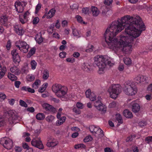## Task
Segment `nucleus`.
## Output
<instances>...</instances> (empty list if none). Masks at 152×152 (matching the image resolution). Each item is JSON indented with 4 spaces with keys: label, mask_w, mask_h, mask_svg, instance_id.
Returning <instances> with one entry per match:
<instances>
[{
    "label": "nucleus",
    "mask_w": 152,
    "mask_h": 152,
    "mask_svg": "<svg viewBox=\"0 0 152 152\" xmlns=\"http://www.w3.org/2000/svg\"><path fill=\"white\" fill-rule=\"evenodd\" d=\"M145 27L139 16H124L113 22L107 28L104 34L105 42L110 49L114 50L123 45L122 51L126 54H129L132 51L133 37H139Z\"/></svg>",
    "instance_id": "1"
},
{
    "label": "nucleus",
    "mask_w": 152,
    "mask_h": 152,
    "mask_svg": "<svg viewBox=\"0 0 152 152\" xmlns=\"http://www.w3.org/2000/svg\"><path fill=\"white\" fill-rule=\"evenodd\" d=\"M95 64L99 67L98 73L102 74L104 73V70L106 66L108 65L112 66L113 65L111 62V59L107 56H97L94 58Z\"/></svg>",
    "instance_id": "2"
},
{
    "label": "nucleus",
    "mask_w": 152,
    "mask_h": 152,
    "mask_svg": "<svg viewBox=\"0 0 152 152\" xmlns=\"http://www.w3.org/2000/svg\"><path fill=\"white\" fill-rule=\"evenodd\" d=\"M124 86L123 91L126 94L132 96L137 93V88L132 84L130 81H127L125 82Z\"/></svg>",
    "instance_id": "3"
},
{
    "label": "nucleus",
    "mask_w": 152,
    "mask_h": 152,
    "mask_svg": "<svg viewBox=\"0 0 152 152\" xmlns=\"http://www.w3.org/2000/svg\"><path fill=\"white\" fill-rule=\"evenodd\" d=\"M108 91L110 97L115 99L121 92V87L118 84L112 85L108 89Z\"/></svg>",
    "instance_id": "4"
},
{
    "label": "nucleus",
    "mask_w": 152,
    "mask_h": 152,
    "mask_svg": "<svg viewBox=\"0 0 152 152\" xmlns=\"http://www.w3.org/2000/svg\"><path fill=\"white\" fill-rule=\"evenodd\" d=\"M0 144L2 145L4 147L7 149H11L13 146V142L12 140L10 139L7 140L6 138L3 137L0 140Z\"/></svg>",
    "instance_id": "5"
},
{
    "label": "nucleus",
    "mask_w": 152,
    "mask_h": 152,
    "mask_svg": "<svg viewBox=\"0 0 152 152\" xmlns=\"http://www.w3.org/2000/svg\"><path fill=\"white\" fill-rule=\"evenodd\" d=\"M18 43L19 45H16V46L22 52L25 53L28 52L29 46L26 42L19 40Z\"/></svg>",
    "instance_id": "6"
},
{
    "label": "nucleus",
    "mask_w": 152,
    "mask_h": 152,
    "mask_svg": "<svg viewBox=\"0 0 152 152\" xmlns=\"http://www.w3.org/2000/svg\"><path fill=\"white\" fill-rule=\"evenodd\" d=\"M67 91L68 89L66 86H61L56 95L59 98H63L67 93Z\"/></svg>",
    "instance_id": "7"
},
{
    "label": "nucleus",
    "mask_w": 152,
    "mask_h": 152,
    "mask_svg": "<svg viewBox=\"0 0 152 152\" xmlns=\"http://www.w3.org/2000/svg\"><path fill=\"white\" fill-rule=\"evenodd\" d=\"M67 91L68 89L66 86H61L56 95L59 98H63L67 93Z\"/></svg>",
    "instance_id": "8"
},
{
    "label": "nucleus",
    "mask_w": 152,
    "mask_h": 152,
    "mask_svg": "<svg viewBox=\"0 0 152 152\" xmlns=\"http://www.w3.org/2000/svg\"><path fill=\"white\" fill-rule=\"evenodd\" d=\"M38 140L36 138H34L31 141V144L33 146L39 149H42L44 148L43 145L40 138Z\"/></svg>",
    "instance_id": "9"
},
{
    "label": "nucleus",
    "mask_w": 152,
    "mask_h": 152,
    "mask_svg": "<svg viewBox=\"0 0 152 152\" xmlns=\"http://www.w3.org/2000/svg\"><path fill=\"white\" fill-rule=\"evenodd\" d=\"M11 54L12 56L13 61L15 63H19L20 59L18 52H17V50L16 49H14L11 51Z\"/></svg>",
    "instance_id": "10"
},
{
    "label": "nucleus",
    "mask_w": 152,
    "mask_h": 152,
    "mask_svg": "<svg viewBox=\"0 0 152 152\" xmlns=\"http://www.w3.org/2000/svg\"><path fill=\"white\" fill-rule=\"evenodd\" d=\"M131 108L133 112L135 113H137L140 110V106L135 101L130 103Z\"/></svg>",
    "instance_id": "11"
},
{
    "label": "nucleus",
    "mask_w": 152,
    "mask_h": 152,
    "mask_svg": "<svg viewBox=\"0 0 152 152\" xmlns=\"http://www.w3.org/2000/svg\"><path fill=\"white\" fill-rule=\"evenodd\" d=\"M147 79L148 77L146 76L139 75L136 76L134 79L136 82L137 83H140L145 81Z\"/></svg>",
    "instance_id": "12"
},
{
    "label": "nucleus",
    "mask_w": 152,
    "mask_h": 152,
    "mask_svg": "<svg viewBox=\"0 0 152 152\" xmlns=\"http://www.w3.org/2000/svg\"><path fill=\"white\" fill-rule=\"evenodd\" d=\"M92 134L96 136V134H98V137L99 138L102 137L104 135L103 131L101 129L96 127Z\"/></svg>",
    "instance_id": "13"
},
{
    "label": "nucleus",
    "mask_w": 152,
    "mask_h": 152,
    "mask_svg": "<svg viewBox=\"0 0 152 152\" xmlns=\"http://www.w3.org/2000/svg\"><path fill=\"white\" fill-rule=\"evenodd\" d=\"M42 106L43 108L47 111H50L53 113H54L56 111V109L55 108L47 103L43 104Z\"/></svg>",
    "instance_id": "14"
},
{
    "label": "nucleus",
    "mask_w": 152,
    "mask_h": 152,
    "mask_svg": "<svg viewBox=\"0 0 152 152\" xmlns=\"http://www.w3.org/2000/svg\"><path fill=\"white\" fill-rule=\"evenodd\" d=\"M15 30L16 33L19 35H22L24 32L23 29L19 25H15L14 26Z\"/></svg>",
    "instance_id": "15"
},
{
    "label": "nucleus",
    "mask_w": 152,
    "mask_h": 152,
    "mask_svg": "<svg viewBox=\"0 0 152 152\" xmlns=\"http://www.w3.org/2000/svg\"><path fill=\"white\" fill-rule=\"evenodd\" d=\"M8 113L10 118L13 120H16L18 118L16 113L12 110L9 111Z\"/></svg>",
    "instance_id": "16"
},
{
    "label": "nucleus",
    "mask_w": 152,
    "mask_h": 152,
    "mask_svg": "<svg viewBox=\"0 0 152 152\" xmlns=\"http://www.w3.org/2000/svg\"><path fill=\"white\" fill-rule=\"evenodd\" d=\"M7 17L6 15L2 16L0 17V23L4 26H7Z\"/></svg>",
    "instance_id": "17"
},
{
    "label": "nucleus",
    "mask_w": 152,
    "mask_h": 152,
    "mask_svg": "<svg viewBox=\"0 0 152 152\" xmlns=\"http://www.w3.org/2000/svg\"><path fill=\"white\" fill-rule=\"evenodd\" d=\"M91 10L92 12L93 15L96 17L99 13V11L98 9L95 7L92 6L91 7Z\"/></svg>",
    "instance_id": "18"
},
{
    "label": "nucleus",
    "mask_w": 152,
    "mask_h": 152,
    "mask_svg": "<svg viewBox=\"0 0 152 152\" xmlns=\"http://www.w3.org/2000/svg\"><path fill=\"white\" fill-rule=\"evenodd\" d=\"M123 114L125 117L128 118H132L133 117L132 113L128 109L125 110L123 112Z\"/></svg>",
    "instance_id": "19"
},
{
    "label": "nucleus",
    "mask_w": 152,
    "mask_h": 152,
    "mask_svg": "<svg viewBox=\"0 0 152 152\" xmlns=\"http://www.w3.org/2000/svg\"><path fill=\"white\" fill-rule=\"evenodd\" d=\"M61 86V85L59 84H56L52 86V90L56 94L57 92H58V91L60 89V88Z\"/></svg>",
    "instance_id": "20"
},
{
    "label": "nucleus",
    "mask_w": 152,
    "mask_h": 152,
    "mask_svg": "<svg viewBox=\"0 0 152 152\" xmlns=\"http://www.w3.org/2000/svg\"><path fill=\"white\" fill-rule=\"evenodd\" d=\"M10 71L15 74L18 75L20 73L19 69L15 66L12 67L10 69Z\"/></svg>",
    "instance_id": "21"
},
{
    "label": "nucleus",
    "mask_w": 152,
    "mask_h": 152,
    "mask_svg": "<svg viewBox=\"0 0 152 152\" xmlns=\"http://www.w3.org/2000/svg\"><path fill=\"white\" fill-rule=\"evenodd\" d=\"M56 12V10L55 9H52L49 11L47 15V18H50L52 17L54 15Z\"/></svg>",
    "instance_id": "22"
},
{
    "label": "nucleus",
    "mask_w": 152,
    "mask_h": 152,
    "mask_svg": "<svg viewBox=\"0 0 152 152\" xmlns=\"http://www.w3.org/2000/svg\"><path fill=\"white\" fill-rule=\"evenodd\" d=\"M66 118V117L65 116H63L61 117L56 121V125L58 126L62 124L65 121Z\"/></svg>",
    "instance_id": "23"
},
{
    "label": "nucleus",
    "mask_w": 152,
    "mask_h": 152,
    "mask_svg": "<svg viewBox=\"0 0 152 152\" xmlns=\"http://www.w3.org/2000/svg\"><path fill=\"white\" fill-rule=\"evenodd\" d=\"M101 10L102 11V15H105L109 11V9L107 6L104 5L101 7Z\"/></svg>",
    "instance_id": "24"
},
{
    "label": "nucleus",
    "mask_w": 152,
    "mask_h": 152,
    "mask_svg": "<svg viewBox=\"0 0 152 152\" xmlns=\"http://www.w3.org/2000/svg\"><path fill=\"white\" fill-rule=\"evenodd\" d=\"M49 76V72L47 69L45 70L43 73L42 78L44 80H46L48 79Z\"/></svg>",
    "instance_id": "25"
},
{
    "label": "nucleus",
    "mask_w": 152,
    "mask_h": 152,
    "mask_svg": "<svg viewBox=\"0 0 152 152\" xmlns=\"http://www.w3.org/2000/svg\"><path fill=\"white\" fill-rule=\"evenodd\" d=\"M48 84L46 83L43 85L38 90V91L39 92L42 93L45 90L46 88L48 87Z\"/></svg>",
    "instance_id": "26"
},
{
    "label": "nucleus",
    "mask_w": 152,
    "mask_h": 152,
    "mask_svg": "<svg viewBox=\"0 0 152 152\" xmlns=\"http://www.w3.org/2000/svg\"><path fill=\"white\" fill-rule=\"evenodd\" d=\"M45 116L43 113H39L36 115V118L37 119L39 120H42L45 118Z\"/></svg>",
    "instance_id": "27"
},
{
    "label": "nucleus",
    "mask_w": 152,
    "mask_h": 152,
    "mask_svg": "<svg viewBox=\"0 0 152 152\" xmlns=\"http://www.w3.org/2000/svg\"><path fill=\"white\" fill-rule=\"evenodd\" d=\"M15 7L16 11L18 13H22L24 10V7L23 6H16V5H15Z\"/></svg>",
    "instance_id": "28"
},
{
    "label": "nucleus",
    "mask_w": 152,
    "mask_h": 152,
    "mask_svg": "<svg viewBox=\"0 0 152 152\" xmlns=\"http://www.w3.org/2000/svg\"><path fill=\"white\" fill-rule=\"evenodd\" d=\"M36 48H32L27 55V57L28 58H30L32 55L34 54L35 52Z\"/></svg>",
    "instance_id": "29"
},
{
    "label": "nucleus",
    "mask_w": 152,
    "mask_h": 152,
    "mask_svg": "<svg viewBox=\"0 0 152 152\" xmlns=\"http://www.w3.org/2000/svg\"><path fill=\"white\" fill-rule=\"evenodd\" d=\"M8 77L12 81L16 80L17 79V78L16 76L10 73H8Z\"/></svg>",
    "instance_id": "30"
},
{
    "label": "nucleus",
    "mask_w": 152,
    "mask_h": 152,
    "mask_svg": "<svg viewBox=\"0 0 152 152\" xmlns=\"http://www.w3.org/2000/svg\"><path fill=\"white\" fill-rule=\"evenodd\" d=\"M19 20L20 22L23 24L26 23L28 21L25 18H23V15H19Z\"/></svg>",
    "instance_id": "31"
},
{
    "label": "nucleus",
    "mask_w": 152,
    "mask_h": 152,
    "mask_svg": "<svg viewBox=\"0 0 152 152\" xmlns=\"http://www.w3.org/2000/svg\"><path fill=\"white\" fill-rule=\"evenodd\" d=\"M40 82V80L39 79L36 80L34 83L32 85V87L35 89L37 88V86L39 85Z\"/></svg>",
    "instance_id": "32"
},
{
    "label": "nucleus",
    "mask_w": 152,
    "mask_h": 152,
    "mask_svg": "<svg viewBox=\"0 0 152 152\" xmlns=\"http://www.w3.org/2000/svg\"><path fill=\"white\" fill-rule=\"evenodd\" d=\"M97 110L99 111L105 112L106 110V107L105 105L103 104L102 103L101 105V104L99 107L97 108Z\"/></svg>",
    "instance_id": "33"
},
{
    "label": "nucleus",
    "mask_w": 152,
    "mask_h": 152,
    "mask_svg": "<svg viewBox=\"0 0 152 152\" xmlns=\"http://www.w3.org/2000/svg\"><path fill=\"white\" fill-rule=\"evenodd\" d=\"M116 118L118 121V123L120 124L123 123V119L121 115L119 114H117L116 115Z\"/></svg>",
    "instance_id": "34"
},
{
    "label": "nucleus",
    "mask_w": 152,
    "mask_h": 152,
    "mask_svg": "<svg viewBox=\"0 0 152 152\" xmlns=\"http://www.w3.org/2000/svg\"><path fill=\"white\" fill-rule=\"evenodd\" d=\"M90 100L91 101H94L96 99V96L93 92H92L91 95L89 96V97Z\"/></svg>",
    "instance_id": "35"
},
{
    "label": "nucleus",
    "mask_w": 152,
    "mask_h": 152,
    "mask_svg": "<svg viewBox=\"0 0 152 152\" xmlns=\"http://www.w3.org/2000/svg\"><path fill=\"white\" fill-rule=\"evenodd\" d=\"M30 64L31 69L33 70L35 69L37 65V62L34 60H33L31 61Z\"/></svg>",
    "instance_id": "36"
},
{
    "label": "nucleus",
    "mask_w": 152,
    "mask_h": 152,
    "mask_svg": "<svg viewBox=\"0 0 152 152\" xmlns=\"http://www.w3.org/2000/svg\"><path fill=\"white\" fill-rule=\"evenodd\" d=\"M124 63L127 65H129L131 63V60L129 58H124Z\"/></svg>",
    "instance_id": "37"
},
{
    "label": "nucleus",
    "mask_w": 152,
    "mask_h": 152,
    "mask_svg": "<svg viewBox=\"0 0 152 152\" xmlns=\"http://www.w3.org/2000/svg\"><path fill=\"white\" fill-rule=\"evenodd\" d=\"M54 117L53 115H50L47 116L46 119V121L49 122H51L54 119Z\"/></svg>",
    "instance_id": "38"
},
{
    "label": "nucleus",
    "mask_w": 152,
    "mask_h": 152,
    "mask_svg": "<svg viewBox=\"0 0 152 152\" xmlns=\"http://www.w3.org/2000/svg\"><path fill=\"white\" fill-rule=\"evenodd\" d=\"M57 145V143L54 142H48L47 144V145L49 147H54Z\"/></svg>",
    "instance_id": "39"
},
{
    "label": "nucleus",
    "mask_w": 152,
    "mask_h": 152,
    "mask_svg": "<svg viewBox=\"0 0 152 152\" xmlns=\"http://www.w3.org/2000/svg\"><path fill=\"white\" fill-rule=\"evenodd\" d=\"M82 69L84 71L86 72H88L90 70L88 65H87L85 63L83 64L82 66Z\"/></svg>",
    "instance_id": "40"
},
{
    "label": "nucleus",
    "mask_w": 152,
    "mask_h": 152,
    "mask_svg": "<svg viewBox=\"0 0 152 152\" xmlns=\"http://www.w3.org/2000/svg\"><path fill=\"white\" fill-rule=\"evenodd\" d=\"M99 97H98V100L95 102L94 103V106L97 109L99 107V106L102 104V103L101 101L99 99Z\"/></svg>",
    "instance_id": "41"
},
{
    "label": "nucleus",
    "mask_w": 152,
    "mask_h": 152,
    "mask_svg": "<svg viewBox=\"0 0 152 152\" xmlns=\"http://www.w3.org/2000/svg\"><path fill=\"white\" fill-rule=\"evenodd\" d=\"M147 124V123L146 121H141L139 122L138 123L139 126L141 127L146 126Z\"/></svg>",
    "instance_id": "42"
},
{
    "label": "nucleus",
    "mask_w": 152,
    "mask_h": 152,
    "mask_svg": "<svg viewBox=\"0 0 152 152\" xmlns=\"http://www.w3.org/2000/svg\"><path fill=\"white\" fill-rule=\"evenodd\" d=\"M86 146L84 144H80L75 145L74 148L75 149H77L81 148H84Z\"/></svg>",
    "instance_id": "43"
},
{
    "label": "nucleus",
    "mask_w": 152,
    "mask_h": 152,
    "mask_svg": "<svg viewBox=\"0 0 152 152\" xmlns=\"http://www.w3.org/2000/svg\"><path fill=\"white\" fill-rule=\"evenodd\" d=\"M20 105L22 107H27L28 106L27 104L24 101L22 100H20L19 101Z\"/></svg>",
    "instance_id": "44"
},
{
    "label": "nucleus",
    "mask_w": 152,
    "mask_h": 152,
    "mask_svg": "<svg viewBox=\"0 0 152 152\" xmlns=\"http://www.w3.org/2000/svg\"><path fill=\"white\" fill-rule=\"evenodd\" d=\"M92 139L93 138L91 136H88L83 139V141L85 142H87L91 141Z\"/></svg>",
    "instance_id": "45"
},
{
    "label": "nucleus",
    "mask_w": 152,
    "mask_h": 152,
    "mask_svg": "<svg viewBox=\"0 0 152 152\" xmlns=\"http://www.w3.org/2000/svg\"><path fill=\"white\" fill-rule=\"evenodd\" d=\"M113 2V0H105L104 1V5L109 6Z\"/></svg>",
    "instance_id": "46"
},
{
    "label": "nucleus",
    "mask_w": 152,
    "mask_h": 152,
    "mask_svg": "<svg viewBox=\"0 0 152 152\" xmlns=\"http://www.w3.org/2000/svg\"><path fill=\"white\" fill-rule=\"evenodd\" d=\"M36 41L39 44H41L43 41L42 38V37L41 35L38 38L36 37Z\"/></svg>",
    "instance_id": "47"
},
{
    "label": "nucleus",
    "mask_w": 152,
    "mask_h": 152,
    "mask_svg": "<svg viewBox=\"0 0 152 152\" xmlns=\"http://www.w3.org/2000/svg\"><path fill=\"white\" fill-rule=\"evenodd\" d=\"M145 141L148 143H149L152 142V137L149 136L146 137L145 139Z\"/></svg>",
    "instance_id": "48"
},
{
    "label": "nucleus",
    "mask_w": 152,
    "mask_h": 152,
    "mask_svg": "<svg viewBox=\"0 0 152 152\" xmlns=\"http://www.w3.org/2000/svg\"><path fill=\"white\" fill-rule=\"evenodd\" d=\"M54 25H51L48 29V31L50 33H52L53 31V28H54Z\"/></svg>",
    "instance_id": "49"
},
{
    "label": "nucleus",
    "mask_w": 152,
    "mask_h": 152,
    "mask_svg": "<svg viewBox=\"0 0 152 152\" xmlns=\"http://www.w3.org/2000/svg\"><path fill=\"white\" fill-rule=\"evenodd\" d=\"M41 5L40 4H38L36 6L35 13L36 14L37 13L38 11L41 8Z\"/></svg>",
    "instance_id": "50"
},
{
    "label": "nucleus",
    "mask_w": 152,
    "mask_h": 152,
    "mask_svg": "<svg viewBox=\"0 0 152 152\" xmlns=\"http://www.w3.org/2000/svg\"><path fill=\"white\" fill-rule=\"evenodd\" d=\"M116 103L115 102H111L109 105V108H113L116 107Z\"/></svg>",
    "instance_id": "51"
},
{
    "label": "nucleus",
    "mask_w": 152,
    "mask_h": 152,
    "mask_svg": "<svg viewBox=\"0 0 152 152\" xmlns=\"http://www.w3.org/2000/svg\"><path fill=\"white\" fill-rule=\"evenodd\" d=\"M21 71L25 73H26L28 72L27 67L26 66H23L21 69Z\"/></svg>",
    "instance_id": "52"
},
{
    "label": "nucleus",
    "mask_w": 152,
    "mask_h": 152,
    "mask_svg": "<svg viewBox=\"0 0 152 152\" xmlns=\"http://www.w3.org/2000/svg\"><path fill=\"white\" fill-rule=\"evenodd\" d=\"M30 14L28 11H27L24 14V15H23V18H25L26 20H28V16Z\"/></svg>",
    "instance_id": "53"
},
{
    "label": "nucleus",
    "mask_w": 152,
    "mask_h": 152,
    "mask_svg": "<svg viewBox=\"0 0 152 152\" xmlns=\"http://www.w3.org/2000/svg\"><path fill=\"white\" fill-rule=\"evenodd\" d=\"M39 21V19L38 17H36L33 20V24H37Z\"/></svg>",
    "instance_id": "54"
},
{
    "label": "nucleus",
    "mask_w": 152,
    "mask_h": 152,
    "mask_svg": "<svg viewBox=\"0 0 152 152\" xmlns=\"http://www.w3.org/2000/svg\"><path fill=\"white\" fill-rule=\"evenodd\" d=\"M73 34L74 36H78L79 35V33L78 30L76 29H73Z\"/></svg>",
    "instance_id": "55"
},
{
    "label": "nucleus",
    "mask_w": 152,
    "mask_h": 152,
    "mask_svg": "<svg viewBox=\"0 0 152 152\" xmlns=\"http://www.w3.org/2000/svg\"><path fill=\"white\" fill-rule=\"evenodd\" d=\"M77 21L80 23H82L83 21L82 18L80 15H77L76 16Z\"/></svg>",
    "instance_id": "56"
},
{
    "label": "nucleus",
    "mask_w": 152,
    "mask_h": 152,
    "mask_svg": "<svg viewBox=\"0 0 152 152\" xmlns=\"http://www.w3.org/2000/svg\"><path fill=\"white\" fill-rule=\"evenodd\" d=\"M82 11L83 13L86 14L88 13L89 11V8L88 7H86L82 9Z\"/></svg>",
    "instance_id": "57"
},
{
    "label": "nucleus",
    "mask_w": 152,
    "mask_h": 152,
    "mask_svg": "<svg viewBox=\"0 0 152 152\" xmlns=\"http://www.w3.org/2000/svg\"><path fill=\"white\" fill-rule=\"evenodd\" d=\"M135 137V136L134 135H132L131 136L128 137L126 139V141L127 142H129L132 140L133 138Z\"/></svg>",
    "instance_id": "58"
},
{
    "label": "nucleus",
    "mask_w": 152,
    "mask_h": 152,
    "mask_svg": "<svg viewBox=\"0 0 152 152\" xmlns=\"http://www.w3.org/2000/svg\"><path fill=\"white\" fill-rule=\"evenodd\" d=\"M78 5L77 4H74L72 7L70 6V7L73 10H74L75 9H77L78 8Z\"/></svg>",
    "instance_id": "59"
},
{
    "label": "nucleus",
    "mask_w": 152,
    "mask_h": 152,
    "mask_svg": "<svg viewBox=\"0 0 152 152\" xmlns=\"http://www.w3.org/2000/svg\"><path fill=\"white\" fill-rule=\"evenodd\" d=\"M11 47V42L9 40L7 42V44L6 46V48L8 50H10Z\"/></svg>",
    "instance_id": "60"
},
{
    "label": "nucleus",
    "mask_w": 152,
    "mask_h": 152,
    "mask_svg": "<svg viewBox=\"0 0 152 152\" xmlns=\"http://www.w3.org/2000/svg\"><path fill=\"white\" fill-rule=\"evenodd\" d=\"M34 77L33 75H29L28 76L27 80L29 81H31L34 80Z\"/></svg>",
    "instance_id": "61"
},
{
    "label": "nucleus",
    "mask_w": 152,
    "mask_h": 152,
    "mask_svg": "<svg viewBox=\"0 0 152 152\" xmlns=\"http://www.w3.org/2000/svg\"><path fill=\"white\" fill-rule=\"evenodd\" d=\"M92 92H91V90L90 89H88L85 92V94L87 98H88L89 96L91 95V94Z\"/></svg>",
    "instance_id": "62"
},
{
    "label": "nucleus",
    "mask_w": 152,
    "mask_h": 152,
    "mask_svg": "<svg viewBox=\"0 0 152 152\" xmlns=\"http://www.w3.org/2000/svg\"><path fill=\"white\" fill-rule=\"evenodd\" d=\"M15 149L16 152H20L22 150L21 148L19 146H15Z\"/></svg>",
    "instance_id": "63"
},
{
    "label": "nucleus",
    "mask_w": 152,
    "mask_h": 152,
    "mask_svg": "<svg viewBox=\"0 0 152 152\" xmlns=\"http://www.w3.org/2000/svg\"><path fill=\"white\" fill-rule=\"evenodd\" d=\"M148 90L149 92L152 94V84H150L148 87Z\"/></svg>",
    "instance_id": "64"
}]
</instances>
